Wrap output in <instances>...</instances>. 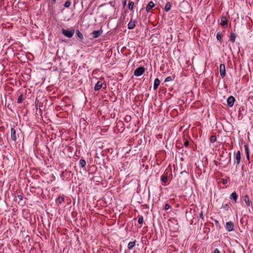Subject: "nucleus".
Returning a JSON list of instances; mask_svg holds the SVG:
<instances>
[{
	"mask_svg": "<svg viewBox=\"0 0 253 253\" xmlns=\"http://www.w3.org/2000/svg\"><path fill=\"white\" fill-rule=\"evenodd\" d=\"M145 72L143 67L137 68L134 72V75L136 77H139L142 75Z\"/></svg>",
	"mask_w": 253,
	"mask_h": 253,
	"instance_id": "obj_1",
	"label": "nucleus"
},
{
	"mask_svg": "<svg viewBox=\"0 0 253 253\" xmlns=\"http://www.w3.org/2000/svg\"><path fill=\"white\" fill-rule=\"evenodd\" d=\"M225 228L229 232L234 231V225L232 221L227 222L225 225Z\"/></svg>",
	"mask_w": 253,
	"mask_h": 253,
	"instance_id": "obj_2",
	"label": "nucleus"
},
{
	"mask_svg": "<svg viewBox=\"0 0 253 253\" xmlns=\"http://www.w3.org/2000/svg\"><path fill=\"white\" fill-rule=\"evenodd\" d=\"M220 75L222 78L225 76V66L224 64H221L219 67Z\"/></svg>",
	"mask_w": 253,
	"mask_h": 253,
	"instance_id": "obj_3",
	"label": "nucleus"
},
{
	"mask_svg": "<svg viewBox=\"0 0 253 253\" xmlns=\"http://www.w3.org/2000/svg\"><path fill=\"white\" fill-rule=\"evenodd\" d=\"M75 31L74 29L70 30H64V36L68 38H71L74 34Z\"/></svg>",
	"mask_w": 253,
	"mask_h": 253,
	"instance_id": "obj_4",
	"label": "nucleus"
},
{
	"mask_svg": "<svg viewBox=\"0 0 253 253\" xmlns=\"http://www.w3.org/2000/svg\"><path fill=\"white\" fill-rule=\"evenodd\" d=\"M235 102V98L233 96H230L228 97L227 99V103L229 106L232 107L234 105Z\"/></svg>",
	"mask_w": 253,
	"mask_h": 253,
	"instance_id": "obj_5",
	"label": "nucleus"
},
{
	"mask_svg": "<svg viewBox=\"0 0 253 253\" xmlns=\"http://www.w3.org/2000/svg\"><path fill=\"white\" fill-rule=\"evenodd\" d=\"M11 139L15 142L17 140V137L16 135V131L14 128H12L11 129V135H10Z\"/></svg>",
	"mask_w": 253,
	"mask_h": 253,
	"instance_id": "obj_6",
	"label": "nucleus"
},
{
	"mask_svg": "<svg viewBox=\"0 0 253 253\" xmlns=\"http://www.w3.org/2000/svg\"><path fill=\"white\" fill-rule=\"evenodd\" d=\"M244 200L247 207H249L251 206L252 202L250 201V197L248 195L245 196Z\"/></svg>",
	"mask_w": 253,
	"mask_h": 253,
	"instance_id": "obj_7",
	"label": "nucleus"
},
{
	"mask_svg": "<svg viewBox=\"0 0 253 253\" xmlns=\"http://www.w3.org/2000/svg\"><path fill=\"white\" fill-rule=\"evenodd\" d=\"M235 159H236V161L237 162V165H239L240 163V161H241L240 152L239 151H238L237 153H235Z\"/></svg>",
	"mask_w": 253,
	"mask_h": 253,
	"instance_id": "obj_8",
	"label": "nucleus"
},
{
	"mask_svg": "<svg viewBox=\"0 0 253 253\" xmlns=\"http://www.w3.org/2000/svg\"><path fill=\"white\" fill-rule=\"evenodd\" d=\"M103 32V31L100 29L98 31H94L92 32V34L93 35V38H98Z\"/></svg>",
	"mask_w": 253,
	"mask_h": 253,
	"instance_id": "obj_9",
	"label": "nucleus"
},
{
	"mask_svg": "<svg viewBox=\"0 0 253 253\" xmlns=\"http://www.w3.org/2000/svg\"><path fill=\"white\" fill-rule=\"evenodd\" d=\"M135 26V21L133 20H130L127 24V28L128 29H132Z\"/></svg>",
	"mask_w": 253,
	"mask_h": 253,
	"instance_id": "obj_10",
	"label": "nucleus"
},
{
	"mask_svg": "<svg viewBox=\"0 0 253 253\" xmlns=\"http://www.w3.org/2000/svg\"><path fill=\"white\" fill-rule=\"evenodd\" d=\"M155 6V4L153 1H150L146 6V10L148 12Z\"/></svg>",
	"mask_w": 253,
	"mask_h": 253,
	"instance_id": "obj_11",
	"label": "nucleus"
},
{
	"mask_svg": "<svg viewBox=\"0 0 253 253\" xmlns=\"http://www.w3.org/2000/svg\"><path fill=\"white\" fill-rule=\"evenodd\" d=\"M102 87V83L100 81H98L95 84L94 86V90L95 91L99 90Z\"/></svg>",
	"mask_w": 253,
	"mask_h": 253,
	"instance_id": "obj_12",
	"label": "nucleus"
},
{
	"mask_svg": "<svg viewBox=\"0 0 253 253\" xmlns=\"http://www.w3.org/2000/svg\"><path fill=\"white\" fill-rule=\"evenodd\" d=\"M244 147H245V152H246V154L247 159L249 160L250 159V151H249L248 145L247 144H245L244 145Z\"/></svg>",
	"mask_w": 253,
	"mask_h": 253,
	"instance_id": "obj_13",
	"label": "nucleus"
},
{
	"mask_svg": "<svg viewBox=\"0 0 253 253\" xmlns=\"http://www.w3.org/2000/svg\"><path fill=\"white\" fill-rule=\"evenodd\" d=\"M26 98V96H24L23 94H21L18 97L17 100V102L18 104H20L22 102V101Z\"/></svg>",
	"mask_w": 253,
	"mask_h": 253,
	"instance_id": "obj_14",
	"label": "nucleus"
},
{
	"mask_svg": "<svg viewBox=\"0 0 253 253\" xmlns=\"http://www.w3.org/2000/svg\"><path fill=\"white\" fill-rule=\"evenodd\" d=\"M160 81L158 79H156L154 82L153 88L154 90H156L159 85Z\"/></svg>",
	"mask_w": 253,
	"mask_h": 253,
	"instance_id": "obj_15",
	"label": "nucleus"
},
{
	"mask_svg": "<svg viewBox=\"0 0 253 253\" xmlns=\"http://www.w3.org/2000/svg\"><path fill=\"white\" fill-rule=\"evenodd\" d=\"M221 25L222 26H226L227 24V20L225 17L223 16L221 18Z\"/></svg>",
	"mask_w": 253,
	"mask_h": 253,
	"instance_id": "obj_16",
	"label": "nucleus"
},
{
	"mask_svg": "<svg viewBox=\"0 0 253 253\" xmlns=\"http://www.w3.org/2000/svg\"><path fill=\"white\" fill-rule=\"evenodd\" d=\"M135 245V241L130 242L127 245V248L129 250H132Z\"/></svg>",
	"mask_w": 253,
	"mask_h": 253,
	"instance_id": "obj_17",
	"label": "nucleus"
},
{
	"mask_svg": "<svg viewBox=\"0 0 253 253\" xmlns=\"http://www.w3.org/2000/svg\"><path fill=\"white\" fill-rule=\"evenodd\" d=\"M230 198L231 199H233L235 202H236L237 198H238V195L236 194V192H233L230 196Z\"/></svg>",
	"mask_w": 253,
	"mask_h": 253,
	"instance_id": "obj_18",
	"label": "nucleus"
},
{
	"mask_svg": "<svg viewBox=\"0 0 253 253\" xmlns=\"http://www.w3.org/2000/svg\"><path fill=\"white\" fill-rule=\"evenodd\" d=\"M79 165L82 168H85L86 165V162L84 159H81L79 161Z\"/></svg>",
	"mask_w": 253,
	"mask_h": 253,
	"instance_id": "obj_19",
	"label": "nucleus"
},
{
	"mask_svg": "<svg viewBox=\"0 0 253 253\" xmlns=\"http://www.w3.org/2000/svg\"><path fill=\"white\" fill-rule=\"evenodd\" d=\"M171 8V5L169 2H167L165 7V10L166 12H168Z\"/></svg>",
	"mask_w": 253,
	"mask_h": 253,
	"instance_id": "obj_20",
	"label": "nucleus"
},
{
	"mask_svg": "<svg viewBox=\"0 0 253 253\" xmlns=\"http://www.w3.org/2000/svg\"><path fill=\"white\" fill-rule=\"evenodd\" d=\"M236 39V35L234 33H231L230 37V40L232 42H234Z\"/></svg>",
	"mask_w": 253,
	"mask_h": 253,
	"instance_id": "obj_21",
	"label": "nucleus"
},
{
	"mask_svg": "<svg viewBox=\"0 0 253 253\" xmlns=\"http://www.w3.org/2000/svg\"><path fill=\"white\" fill-rule=\"evenodd\" d=\"M134 6V2L133 1H129L128 7L129 9L132 10Z\"/></svg>",
	"mask_w": 253,
	"mask_h": 253,
	"instance_id": "obj_22",
	"label": "nucleus"
},
{
	"mask_svg": "<svg viewBox=\"0 0 253 253\" xmlns=\"http://www.w3.org/2000/svg\"><path fill=\"white\" fill-rule=\"evenodd\" d=\"M161 180L163 182H166L168 180L167 176L166 175H163L161 177Z\"/></svg>",
	"mask_w": 253,
	"mask_h": 253,
	"instance_id": "obj_23",
	"label": "nucleus"
},
{
	"mask_svg": "<svg viewBox=\"0 0 253 253\" xmlns=\"http://www.w3.org/2000/svg\"><path fill=\"white\" fill-rule=\"evenodd\" d=\"M222 208L225 209V210L227 211L229 209V206L227 204H224L223 203L222 205Z\"/></svg>",
	"mask_w": 253,
	"mask_h": 253,
	"instance_id": "obj_24",
	"label": "nucleus"
},
{
	"mask_svg": "<svg viewBox=\"0 0 253 253\" xmlns=\"http://www.w3.org/2000/svg\"><path fill=\"white\" fill-rule=\"evenodd\" d=\"M216 140V137L214 135H212L210 138V141L211 142L213 143Z\"/></svg>",
	"mask_w": 253,
	"mask_h": 253,
	"instance_id": "obj_25",
	"label": "nucleus"
},
{
	"mask_svg": "<svg viewBox=\"0 0 253 253\" xmlns=\"http://www.w3.org/2000/svg\"><path fill=\"white\" fill-rule=\"evenodd\" d=\"M71 5V1L70 0H67L64 3V7H69Z\"/></svg>",
	"mask_w": 253,
	"mask_h": 253,
	"instance_id": "obj_26",
	"label": "nucleus"
},
{
	"mask_svg": "<svg viewBox=\"0 0 253 253\" xmlns=\"http://www.w3.org/2000/svg\"><path fill=\"white\" fill-rule=\"evenodd\" d=\"M143 222V218L142 216H140L138 219V222L139 224H141Z\"/></svg>",
	"mask_w": 253,
	"mask_h": 253,
	"instance_id": "obj_27",
	"label": "nucleus"
},
{
	"mask_svg": "<svg viewBox=\"0 0 253 253\" xmlns=\"http://www.w3.org/2000/svg\"><path fill=\"white\" fill-rule=\"evenodd\" d=\"M77 34L79 38H80L81 39H83V35L80 31H78Z\"/></svg>",
	"mask_w": 253,
	"mask_h": 253,
	"instance_id": "obj_28",
	"label": "nucleus"
},
{
	"mask_svg": "<svg viewBox=\"0 0 253 253\" xmlns=\"http://www.w3.org/2000/svg\"><path fill=\"white\" fill-rule=\"evenodd\" d=\"M216 38L217 40L220 41L221 39V34L219 33H218L216 35Z\"/></svg>",
	"mask_w": 253,
	"mask_h": 253,
	"instance_id": "obj_29",
	"label": "nucleus"
},
{
	"mask_svg": "<svg viewBox=\"0 0 253 253\" xmlns=\"http://www.w3.org/2000/svg\"><path fill=\"white\" fill-rule=\"evenodd\" d=\"M170 208V206L169 204L167 203L165 205V209L166 210H168Z\"/></svg>",
	"mask_w": 253,
	"mask_h": 253,
	"instance_id": "obj_30",
	"label": "nucleus"
},
{
	"mask_svg": "<svg viewBox=\"0 0 253 253\" xmlns=\"http://www.w3.org/2000/svg\"><path fill=\"white\" fill-rule=\"evenodd\" d=\"M183 145H184V146L185 147H188V146H189V141H188V140H186V141L184 142V144H183Z\"/></svg>",
	"mask_w": 253,
	"mask_h": 253,
	"instance_id": "obj_31",
	"label": "nucleus"
},
{
	"mask_svg": "<svg viewBox=\"0 0 253 253\" xmlns=\"http://www.w3.org/2000/svg\"><path fill=\"white\" fill-rule=\"evenodd\" d=\"M171 80V78L170 77H167L166 79L165 82H168Z\"/></svg>",
	"mask_w": 253,
	"mask_h": 253,
	"instance_id": "obj_32",
	"label": "nucleus"
},
{
	"mask_svg": "<svg viewBox=\"0 0 253 253\" xmlns=\"http://www.w3.org/2000/svg\"><path fill=\"white\" fill-rule=\"evenodd\" d=\"M200 217L202 219L204 218V213L203 211H201L200 213Z\"/></svg>",
	"mask_w": 253,
	"mask_h": 253,
	"instance_id": "obj_33",
	"label": "nucleus"
},
{
	"mask_svg": "<svg viewBox=\"0 0 253 253\" xmlns=\"http://www.w3.org/2000/svg\"><path fill=\"white\" fill-rule=\"evenodd\" d=\"M214 253H220V252L218 249H215L214 251Z\"/></svg>",
	"mask_w": 253,
	"mask_h": 253,
	"instance_id": "obj_34",
	"label": "nucleus"
},
{
	"mask_svg": "<svg viewBox=\"0 0 253 253\" xmlns=\"http://www.w3.org/2000/svg\"><path fill=\"white\" fill-rule=\"evenodd\" d=\"M63 201V198H59V203H61L62 201Z\"/></svg>",
	"mask_w": 253,
	"mask_h": 253,
	"instance_id": "obj_35",
	"label": "nucleus"
},
{
	"mask_svg": "<svg viewBox=\"0 0 253 253\" xmlns=\"http://www.w3.org/2000/svg\"><path fill=\"white\" fill-rule=\"evenodd\" d=\"M214 222L216 225H217L218 224V221L217 220H215Z\"/></svg>",
	"mask_w": 253,
	"mask_h": 253,
	"instance_id": "obj_36",
	"label": "nucleus"
},
{
	"mask_svg": "<svg viewBox=\"0 0 253 253\" xmlns=\"http://www.w3.org/2000/svg\"><path fill=\"white\" fill-rule=\"evenodd\" d=\"M111 117H113V118H114L115 117V114H114L113 115L112 114H111Z\"/></svg>",
	"mask_w": 253,
	"mask_h": 253,
	"instance_id": "obj_37",
	"label": "nucleus"
},
{
	"mask_svg": "<svg viewBox=\"0 0 253 253\" xmlns=\"http://www.w3.org/2000/svg\"><path fill=\"white\" fill-rule=\"evenodd\" d=\"M18 197H19V198L20 199H21V200L22 199V196H21V195H19V196H18Z\"/></svg>",
	"mask_w": 253,
	"mask_h": 253,
	"instance_id": "obj_38",
	"label": "nucleus"
},
{
	"mask_svg": "<svg viewBox=\"0 0 253 253\" xmlns=\"http://www.w3.org/2000/svg\"><path fill=\"white\" fill-rule=\"evenodd\" d=\"M223 182V183H224V184H226V182H227V181H226L224 180Z\"/></svg>",
	"mask_w": 253,
	"mask_h": 253,
	"instance_id": "obj_39",
	"label": "nucleus"
},
{
	"mask_svg": "<svg viewBox=\"0 0 253 253\" xmlns=\"http://www.w3.org/2000/svg\"><path fill=\"white\" fill-rule=\"evenodd\" d=\"M61 32H62V34H63V29H62Z\"/></svg>",
	"mask_w": 253,
	"mask_h": 253,
	"instance_id": "obj_40",
	"label": "nucleus"
}]
</instances>
